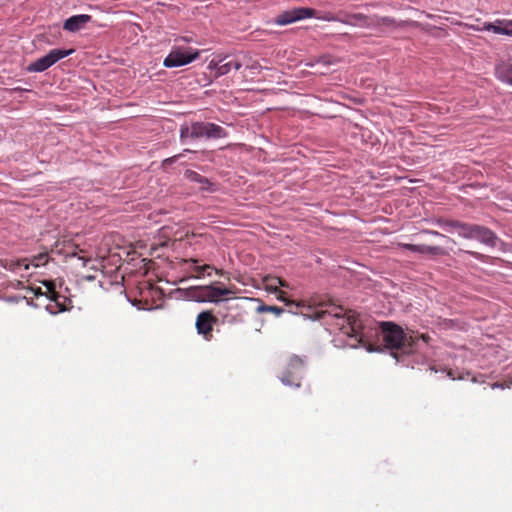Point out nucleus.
<instances>
[{
  "mask_svg": "<svg viewBox=\"0 0 512 512\" xmlns=\"http://www.w3.org/2000/svg\"><path fill=\"white\" fill-rule=\"evenodd\" d=\"M319 305V310L314 312V320L326 319L327 324L335 326L345 335L361 339L363 325L355 311L345 310L330 299H321Z\"/></svg>",
  "mask_w": 512,
  "mask_h": 512,
  "instance_id": "f257e3e1",
  "label": "nucleus"
},
{
  "mask_svg": "<svg viewBox=\"0 0 512 512\" xmlns=\"http://www.w3.org/2000/svg\"><path fill=\"white\" fill-rule=\"evenodd\" d=\"M191 292L192 297L196 301L218 303L227 300L229 296L236 294L237 288L235 286L220 287L211 284L194 287Z\"/></svg>",
  "mask_w": 512,
  "mask_h": 512,
  "instance_id": "f03ea898",
  "label": "nucleus"
},
{
  "mask_svg": "<svg viewBox=\"0 0 512 512\" xmlns=\"http://www.w3.org/2000/svg\"><path fill=\"white\" fill-rule=\"evenodd\" d=\"M305 373V361L303 358L292 355L290 356L283 368L279 379L286 386L299 388L301 386V380Z\"/></svg>",
  "mask_w": 512,
  "mask_h": 512,
  "instance_id": "7ed1b4c3",
  "label": "nucleus"
},
{
  "mask_svg": "<svg viewBox=\"0 0 512 512\" xmlns=\"http://www.w3.org/2000/svg\"><path fill=\"white\" fill-rule=\"evenodd\" d=\"M382 340L385 347L391 350L402 349L405 345L406 333L397 324L393 322L380 323Z\"/></svg>",
  "mask_w": 512,
  "mask_h": 512,
  "instance_id": "20e7f679",
  "label": "nucleus"
},
{
  "mask_svg": "<svg viewBox=\"0 0 512 512\" xmlns=\"http://www.w3.org/2000/svg\"><path fill=\"white\" fill-rule=\"evenodd\" d=\"M200 56L197 49L191 47H173L170 53L163 61V65L167 68H174L187 65Z\"/></svg>",
  "mask_w": 512,
  "mask_h": 512,
  "instance_id": "39448f33",
  "label": "nucleus"
},
{
  "mask_svg": "<svg viewBox=\"0 0 512 512\" xmlns=\"http://www.w3.org/2000/svg\"><path fill=\"white\" fill-rule=\"evenodd\" d=\"M461 237L475 239L487 246L495 247L497 242L496 234L487 227L465 223Z\"/></svg>",
  "mask_w": 512,
  "mask_h": 512,
  "instance_id": "423d86ee",
  "label": "nucleus"
},
{
  "mask_svg": "<svg viewBox=\"0 0 512 512\" xmlns=\"http://www.w3.org/2000/svg\"><path fill=\"white\" fill-rule=\"evenodd\" d=\"M74 52L73 49H53L49 53L34 62L30 63L27 67L29 72H43L54 65L57 61L69 56Z\"/></svg>",
  "mask_w": 512,
  "mask_h": 512,
  "instance_id": "0eeeda50",
  "label": "nucleus"
},
{
  "mask_svg": "<svg viewBox=\"0 0 512 512\" xmlns=\"http://www.w3.org/2000/svg\"><path fill=\"white\" fill-rule=\"evenodd\" d=\"M190 133H192V139H219L227 136V132L223 127L210 122H193Z\"/></svg>",
  "mask_w": 512,
  "mask_h": 512,
  "instance_id": "6e6552de",
  "label": "nucleus"
},
{
  "mask_svg": "<svg viewBox=\"0 0 512 512\" xmlns=\"http://www.w3.org/2000/svg\"><path fill=\"white\" fill-rule=\"evenodd\" d=\"M316 16V11L312 8L299 7L285 11L277 16L275 23L278 25H288L298 20Z\"/></svg>",
  "mask_w": 512,
  "mask_h": 512,
  "instance_id": "1a4fd4ad",
  "label": "nucleus"
},
{
  "mask_svg": "<svg viewBox=\"0 0 512 512\" xmlns=\"http://www.w3.org/2000/svg\"><path fill=\"white\" fill-rule=\"evenodd\" d=\"M218 322V319L211 311H202L196 318V329L198 334L202 335L205 340L210 341L213 337V326Z\"/></svg>",
  "mask_w": 512,
  "mask_h": 512,
  "instance_id": "9d476101",
  "label": "nucleus"
},
{
  "mask_svg": "<svg viewBox=\"0 0 512 512\" xmlns=\"http://www.w3.org/2000/svg\"><path fill=\"white\" fill-rule=\"evenodd\" d=\"M318 19L326 20V21H340L341 23L353 26H361L368 27L373 24L371 18L361 13L349 14L346 15L344 19H339L332 15L331 13H327L324 16H316Z\"/></svg>",
  "mask_w": 512,
  "mask_h": 512,
  "instance_id": "9b49d317",
  "label": "nucleus"
},
{
  "mask_svg": "<svg viewBox=\"0 0 512 512\" xmlns=\"http://www.w3.org/2000/svg\"><path fill=\"white\" fill-rule=\"evenodd\" d=\"M301 302H304L306 307L296 308L295 306H288L290 308L289 312H291L293 314H301L305 317L314 319V312H315V310H319V307H320V305H319V303L321 302L320 297H318V296L312 297V298H310L309 301L302 300Z\"/></svg>",
  "mask_w": 512,
  "mask_h": 512,
  "instance_id": "f8f14e48",
  "label": "nucleus"
},
{
  "mask_svg": "<svg viewBox=\"0 0 512 512\" xmlns=\"http://www.w3.org/2000/svg\"><path fill=\"white\" fill-rule=\"evenodd\" d=\"M91 19L92 17L87 14L74 15L64 22L63 29L69 32H77L90 22Z\"/></svg>",
  "mask_w": 512,
  "mask_h": 512,
  "instance_id": "ddd939ff",
  "label": "nucleus"
},
{
  "mask_svg": "<svg viewBox=\"0 0 512 512\" xmlns=\"http://www.w3.org/2000/svg\"><path fill=\"white\" fill-rule=\"evenodd\" d=\"M496 77L509 85H512V65L509 63H501L496 66Z\"/></svg>",
  "mask_w": 512,
  "mask_h": 512,
  "instance_id": "4468645a",
  "label": "nucleus"
},
{
  "mask_svg": "<svg viewBox=\"0 0 512 512\" xmlns=\"http://www.w3.org/2000/svg\"><path fill=\"white\" fill-rule=\"evenodd\" d=\"M0 266L3 267L6 270H9L11 272L17 271L18 268L21 266L24 267V269H29V263L28 259H20V260H8V259H2L0 260Z\"/></svg>",
  "mask_w": 512,
  "mask_h": 512,
  "instance_id": "2eb2a0df",
  "label": "nucleus"
},
{
  "mask_svg": "<svg viewBox=\"0 0 512 512\" xmlns=\"http://www.w3.org/2000/svg\"><path fill=\"white\" fill-rule=\"evenodd\" d=\"M198 262L199 261L197 259H194V258L184 259L183 260L184 264H193V266H191L189 271L194 273V277L195 278L203 277L204 272L207 271V270H210L212 268V266L209 265V264L196 265V264H198Z\"/></svg>",
  "mask_w": 512,
  "mask_h": 512,
  "instance_id": "dca6fc26",
  "label": "nucleus"
},
{
  "mask_svg": "<svg viewBox=\"0 0 512 512\" xmlns=\"http://www.w3.org/2000/svg\"><path fill=\"white\" fill-rule=\"evenodd\" d=\"M436 224L448 231H450L451 229H456L460 236L462 235L463 232V226H465L464 222L442 218L437 219Z\"/></svg>",
  "mask_w": 512,
  "mask_h": 512,
  "instance_id": "f3484780",
  "label": "nucleus"
},
{
  "mask_svg": "<svg viewBox=\"0 0 512 512\" xmlns=\"http://www.w3.org/2000/svg\"><path fill=\"white\" fill-rule=\"evenodd\" d=\"M242 66L243 63L239 59H231L225 63H221V67L218 68V76H224L232 70L238 71Z\"/></svg>",
  "mask_w": 512,
  "mask_h": 512,
  "instance_id": "a211bd4d",
  "label": "nucleus"
},
{
  "mask_svg": "<svg viewBox=\"0 0 512 512\" xmlns=\"http://www.w3.org/2000/svg\"><path fill=\"white\" fill-rule=\"evenodd\" d=\"M416 253L420 254H428L432 256H444L447 254L445 249L440 246H429L425 244H418V248Z\"/></svg>",
  "mask_w": 512,
  "mask_h": 512,
  "instance_id": "6ab92c4d",
  "label": "nucleus"
},
{
  "mask_svg": "<svg viewBox=\"0 0 512 512\" xmlns=\"http://www.w3.org/2000/svg\"><path fill=\"white\" fill-rule=\"evenodd\" d=\"M49 255L47 252L39 253L38 255L33 256L30 260H28L29 266L32 265L34 267H41L46 265L49 262Z\"/></svg>",
  "mask_w": 512,
  "mask_h": 512,
  "instance_id": "aec40b11",
  "label": "nucleus"
},
{
  "mask_svg": "<svg viewBox=\"0 0 512 512\" xmlns=\"http://www.w3.org/2000/svg\"><path fill=\"white\" fill-rule=\"evenodd\" d=\"M256 311L258 313L271 312V313H274L276 316H280V315H282L284 313L285 310L282 307L266 305V304L262 303L261 305H259L256 308Z\"/></svg>",
  "mask_w": 512,
  "mask_h": 512,
  "instance_id": "412c9836",
  "label": "nucleus"
},
{
  "mask_svg": "<svg viewBox=\"0 0 512 512\" xmlns=\"http://www.w3.org/2000/svg\"><path fill=\"white\" fill-rule=\"evenodd\" d=\"M274 294L276 295V298L279 301L284 302L286 306H295L296 308L306 307L304 302H296V301L287 299L286 293L282 290H278V292L274 293Z\"/></svg>",
  "mask_w": 512,
  "mask_h": 512,
  "instance_id": "4be33fe9",
  "label": "nucleus"
},
{
  "mask_svg": "<svg viewBox=\"0 0 512 512\" xmlns=\"http://www.w3.org/2000/svg\"><path fill=\"white\" fill-rule=\"evenodd\" d=\"M49 299L55 302L56 306L59 308V311H65L67 309L66 302L68 300L67 297L60 295L58 292L51 295Z\"/></svg>",
  "mask_w": 512,
  "mask_h": 512,
  "instance_id": "5701e85b",
  "label": "nucleus"
},
{
  "mask_svg": "<svg viewBox=\"0 0 512 512\" xmlns=\"http://www.w3.org/2000/svg\"><path fill=\"white\" fill-rule=\"evenodd\" d=\"M418 340V333L411 332L410 334H406L405 345L403 348L407 349V352H410Z\"/></svg>",
  "mask_w": 512,
  "mask_h": 512,
  "instance_id": "b1692460",
  "label": "nucleus"
},
{
  "mask_svg": "<svg viewBox=\"0 0 512 512\" xmlns=\"http://www.w3.org/2000/svg\"><path fill=\"white\" fill-rule=\"evenodd\" d=\"M269 278H276L275 276H271V275H267L263 278V283H264V286H265V289L266 291L270 292V293H277L279 288H278V283H275V282H271V280H268Z\"/></svg>",
  "mask_w": 512,
  "mask_h": 512,
  "instance_id": "393cba45",
  "label": "nucleus"
},
{
  "mask_svg": "<svg viewBox=\"0 0 512 512\" xmlns=\"http://www.w3.org/2000/svg\"><path fill=\"white\" fill-rule=\"evenodd\" d=\"M227 59V56L223 57V58H219V59H212L209 64H208V69L211 70V71H215V74H214V77L215 78H219L220 76H218V68L221 67V63Z\"/></svg>",
  "mask_w": 512,
  "mask_h": 512,
  "instance_id": "a878e982",
  "label": "nucleus"
},
{
  "mask_svg": "<svg viewBox=\"0 0 512 512\" xmlns=\"http://www.w3.org/2000/svg\"><path fill=\"white\" fill-rule=\"evenodd\" d=\"M43 285L46 287L45 296L49 298L51 295H54L56 293L55 284L51 280H44Z\"/></svg>",
  "mask_w": 512,
  "mask_h": 512,
  "instance_id": "bb28decb",
  "label": "nucleus"
},
{
  "mask_svg": "<svg viewBox=\"0 0 512 512\" xmlns=\"http://www.w3.org/2000/svg\"><path fill=\"white\" fill-rule=\"evenodd\" d=\"M192 131V124L189 126V125H183L181 126V129H180V139L182 141L190 138L192 139V133H190Z\"/></svg>",
  "mask_w": 512,
  "mask_h": 512,
  "instance_id": "cd10ccee",
  "label": "nucleus"
},
{
  "mask_svg": "<svg viewBox=\"0 0 512 512\" xmlns=\"http://www.w3.org/2000/svg\"><path fill=\"white\" fill-rule=\"evenodd\" d=\"M187 175L188 177L192 180V181H195V182H199V183H206L208 184V180L206 178H204L202 175H200L199 173L197 172H194V171H187Z\"/></svg>",
  "mask_w": 512,
  "mask_h": 512,
  "instance_id": "c85d7f7f",
  "label": "nucleus"
},
{
  "mask_svg": "<svg viewBox=\"0 0 512 512\" xmlns=\"http://www.w3.org/2000/svg\"><path fill=\"white\" fill-rule=\"evenodd\" d=\"M491 31L496 34L512 35V29H509L508 27H501L500 25H497L495 23Z\"/></svg>",
  "mask_w": 512,
  "mask_h": 512,
  "instance_id": "c756f323",
  "label": "nucleus"
},
{
  "mask_svg": "<svg viewBox=\"0 0 512 512\" xmlns=\"http://www.w3.org/2000/svg\"><path fill=\"white\" fill-rule=\"evenodd\" d=\"M511 386H512V379L503 381V382H495L491 385L492 389H496V388L508 389V388H511Z\"/></svg>",
  "mask_w": 512,
  "mask_h": 512,
  "instance_id": "7c9ffc66",
  "label": "nucleus"
},
{
  "mask_svg": "<svg viewBox=\"0 0 512 512\" xmlns=\"http://www.w3.org/2000/svg\"><path fill=\"white\" fill-rule=\"evenodd\" d=\"M398 246L402 249H406L412 252H417L418 244L399 243Z\"/></svg>",
  "mask_w": 512,
  "mask_h": 512,
  "instance_id": "2f4dec72",
  "label": "nucleus"
},
{
  "mask_svg": "<svg viewBox=\"0 0 512 512\" xmlns=\"http://www.w3.org/2000/svg\"><path fill=\"white\" fill-rule=\"evenodd\" d=\"M28 290L33 295V297L38 298L39 296H42V295L45 296V292H43L40 287H35V288L31 287Z\"/></svg>",
  "mask_w": 512,
  "mask_h": 512,
  "instance_id": "473e14b6",
  "label": "nucleus"
},
{
  "mask_svg": "<svg viewBox=\"0 0 512 512\" xmlns=\"http://www.w3.org/2000/svg\"><path fill=\"white\" fill-rule=\"evenodd\" d=\"M423 233H426V234H430V235H434V236H439V237L446 238V236H445V235L441 234V233H440V232H438V231H434V230H428V229H426V230H423ZM447 239H448V241H450V242H453V243L455 242V241H454L453 239H451V238H448V237H447Z\"/></svg>",
  "mask_w": 512,
  "mask_h": 512,
  "instance_id": "72a5a7b5",
  "label": "nucleus"
},
{
  "mask_svg": "<svg viewBox=\"0 0 512 512\" xmlns=\"http://www.w3.org/2000/svg\"><path fill=\"white\" fill-rule=\"evenodd\" d=\"M460 252H465L467 254H470L471 256H473L474 258L478 259V260H484L485 258V255L479 253V252H475V251H463L462 249L459 250Z\"/></svg>",
  "mask_w": 512,
  "mask_h": 512,
  "instance_id": "f704fd0d",
  "label": "nucleus"
},
{
  "mask_svg": "<svg viewBox=\"0 0 512 512\" xmlns=\"http://www.w3.org/2000/svg\"><path fill=\"white\" fill-rule=\"evenodd\" d=\"M268 280H271V282L278 283V287L279 286H281V287H288L289 286L288 283L285 280H283V279H281L279 277H277V278H269Z\"/></svg>",
  "mask_w": 512,
  "mask_h": 512,
  "instance_id": "c9c22d12",
  "label": "nucleus"
},
{
  "mask_svg": "<svg viewBox=\"0 0 512 512\" xmlns=\"http://www.w3.org/2000/svg\"><path fill=\"white\" fill-rule=\"evenodd\" d=\"M494 23H485L483 26V30L491 31Z\"/></svg>",
  "mask_w": 512,
  "mask_h": 512,
  "instance_id": "e433bc0d",
  "label": "nucleus"
},
{
  "mask_svg": "<svg viewBox=\"0 0 512 512\" xmlns=\"http://www.w3.org/2000/svg\"><path fill=\"white\" fill-rule=\"evenodd\" d=\"M180 156H181V155H175V156H173V157H171V158L166 159V160H165V162L174 163V162H176V160H177Z\"/></svg>",
  "mask_w": 512,
  "mask_h": 512,
  "instance_id": "4c0bfd02",
  "label": "nucleus"
},
{
  "mask_svg": "<svg viewBox=\"0 0 512 512\" xmlns=\"http://www.w3.org/2000/svg\"><path fill=\"white\" fill-rule=\"evenodd\" d=\"M419 339H422L424 342H428L430 337L427 334H418Z\"/></svg>",
  "mask_w": 512,
  "mask_h": 512,
  "instance_id": "58836bf2",
  "label": "nucleus"
},
{
  "mask_svg": "<svg viewBox=\"0 0 512 512\" xmlns=\"http://www.w3.org/2000/svg\"><path fill=\"white\" fill-rule=\"evenodd\" d=\"M211 269H213L215 271V273L219 276H223L225 274V272L222 269H217V268H214L213 266Z\"/></svg>",
  "mask_w": 512,
  "mask_h": 512,
  "instance_id": "ea45409f",
  "label": "nucleus"
},
{
  "mask_svg": "<svg viewBox=\"0 0 512 512\" xmlns=\"http://www.w3.org/2000/svg\"><path fill=\"white\" fill-rule=\"evenodd\" d=\"M13 287H15V288L23 287V282L22 281H16V284L13 285Z\"/></svg>",
  "mask_w": 512,
  "mask_h": 512,
  "instance_id": "a19ab883",
  "label": "nucleus"
},
{
  "mask_svg": "<svg viewBox=\"0 0 512 512\" xmlns=\"http://www.w3.org/2000/svg\"><path fill=\"white\" fill-rule=\"evenodd\" d=\"M509 26H512V21L508 23Z\"/></svg>",
  "mask_w": 512,
  "mask_h": 512,
  "instance_id": "79ce46f5",
  "label": "nucleus"
}]
</instances>
